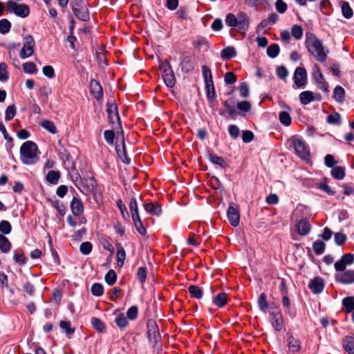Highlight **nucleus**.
I'll use <instances>...</instances> for the list:
<instances>
[{"instance_id": "obj_22", "label": "nucleus", "mask_w": 354, "mask_h": 354, "mask_svg": "<svg viewBox=\"0 0 354 354\" xmlns=\"http://www.w3.org/2000/svg\"><path fill=\"white\" fill-rule=\"evenodd\" d=\"M228 301V295L227 293L222 292L213 297V303L218 308L223 307Z\"/></svg>"}, {"instance_id": "obj_27", "label": "nucleus", "mask_w": 354, "mask_h": 354, "mask_svg": "<svg viewBox=\"0 0 354 354\" xmlns=\"http://www.w3.org/2000/svg\"><path fill=\"white\" fill-rule=\"evenodd\" d=\"M209 160L216 165H218L222 169L225 168L227 166L226 161L223 159V158L218 156L214 153L209 154Z\"/></svg>"}, {"instance_id": "obj_57", "label": "nucleus", "mask_w": 354, "mask_h": 354, "mask_svg": "<svg viewBox=\"0 0 354 354\" xmlns=\"http://www.w3.org/2000/svg\"><path fill=\"white\" fill-rule=\"evenodd\" d=\"M147 269L146 267H140L137 272V278L143 284L147 279Z\"/></svg>"}, {"instance_id": "obj_37", "label": "nucleus", "mask_w": 354, "mask_h": 354, "mask_svg": "<svg viewBox=\"0 0 354 354\" xmlns=\"http://www.w3.org/2000/svg\"><path fill=\"white\" fill-rule=\"evenodd\" d=\"M271 320V324L276 331H280L283 328V318L282 315H277V317H273Z\"/></svg>"}, {"instance_id": "obj_44", "label": "nucleus", "mask_w": 354, "mask_h": 354, "mask_svg": "<svg viewBox=\"0 0 354 354\" xmlns=\"http://www.w3.org/2000/svg\"><path fill=\"white\" fill-rule=\"evenodd\" d=\"M326 244L322 241H315L313 244V249L315 254H322L324 252Z\"/></svg>"}, {"instance_id": "obj_3", "label": "nucleus", "mask_w": 354, "mask_h": 354, "mask_svg": "<svg viewBox=\"0 0 354 354\" xmlns=\"http://www.w3.org/2000/svg\"><path fill=\"white\" fill-rule=\"evenodd\" d=\"M39 153L37 144L32 141H26L20 147V160L24 165L37 163L39 159Z\"/></svg>"}, {"instance_id": "obj_36", "label": "nucleus", "mask_w": 354, "mask_h": 354, "mask_svg": "<svg viewBox=\"0 0 354 354\" xmlns=\"http://www.w3.org/2000/svg\"><path fill=\"white\" fill-rule=\"evenodd\" d=\"M333 98L338 102H342L345 98V91L341 86H335L333 91Z\"/></svg>"}, {"instance_id": "obj_39", "label": "nucleus", "mask_w": 354, "mask_h": 354, "mask_svg": "<svg viewBox=\"0 0 354 354\" xmlns=\"http://www.w3.org/2000/svg\"><path fill=\"white\" fill-rule=\"evenodd\" d=\"M188 291L192 297L196 298V299H201L203 296L202 289L197 286H194V285L189 286L188 288Z\"/></svg>"}, {"instance_id": "obj_54", "label": "nucleus", "mask_w": 354, "mask_h": 354, "mask_svg": "<svg viewBox=\"0 0 354 354\" xmlns=\"http://www.w3.org/2000/svg\"><path fill=\"white\" fill-rule=\"evenodd\" d=\"M93 249V245L89 241L83 242L80 247V250L84 255L89 254Z\"/></svg>"}, {"instance_id": "obj_29", "label": "nucleus", "mask_w": 354, "mask_h": 354, "mask_svg": "<svg viewBox=\"0 0 354 354\" xmlns=\"http://www.w3.org/2000/svg\"><path fill=\"white\" fill-rule=\"evenodd\" d=\"M117 248V264L118 266L122 267L124 265L126 259V252L121 244L118 243Z\"/></svg>"}, {"instance_id": "obj_5", "label": "nucleus", "mask_w": 354, "mask_h": 354, "mask_svg": "<svg viewBox=\"0 0 354 354\" xmlns=\"http://www.w3.org/2000/svg\"><path fill=\"white\" fill-rule=\"evenodd\" d=\"M6 9L10 13H13L21 18H26L30 15V8L28 5L19 4L12 0L7 2Z\"/></svg>"}, {"instance_id": "obj_45", "label": "nucleus", "mask_w": 354, "mask_h": 354, "mask_svg": "<svg viewBox=\"0 0 354 354\" xmlns=\"http://www.w3.org/2000/svg\"><path fill=\"white\" fill-rule=\"evenodd\" d=\"M342 304L348 313L354 310V297H348L343 299Z\"/></svg>"}, {"instance_id": "obj_10", "label": "nucleus", "mask_w": 354, "mask_h": 354, "mask_svg": "<svg viewBox=\"0 0 354 354\" xmlns=\"http://www.w3.org/2000/svg\"><path fill=\"white\" fill-rule=\"evenodd\" d=\"M335 280L341 283L351 284L354 283V270H347L335 274Z\"/></svg>"}, {"instance_id": "obj_33", "label": "nucleus", "mask_w": 354, "mask_h": 354, "mask_svg": "<svg viewBox=\"0 0 354 354\" xmlns=\"http://www.w3.org/2000/svg\"><path fill=\"white\" fill-rule=\"evenodd\" d=\"M73 13L77 17V18L83 21H86L89 19V13L85 6L77 9Z\"/></svg>"}, {"instance_id": "obj_31", "label": "nucleus", "mask_w": 354, "mask_h": 354, "mask_svg": "<svg viewBox=\"0 0 354 354\" xmlns=\"http://www.w3.org/2000/svg\"><path fill=\"white\" fill-rule=\"evenodd\" d=\"M129 209L131 214L132 220H138V218H140L138 213L137 201L135 198H132L130 201Z\"/></svg>"}, {"instance_id": "obj_24", "label": "nucleus", "mask_w": 354, "mask_h": 354, "mask_svg": "<svg viewBox=\"0 0 354 354\" xmlns=\"http://www.w3.org/2000/svg\"><path fill=\"white\" fill-rule=\"evenodd\" d=\"M297 229L300 235L304 236L310 232V225L308 221L302 219L297 223Z\"/></svg>"}, {"instance_id": "obj_34", "label": "nucleus", "mask_w": 354, "mask_h": 354, "mask_svg": "<svg viewBox=\"0 0 354 354\" xmlns=\"http://www.w3.org/2000/svg\"><path fill=\"white\" fill-rule=\"evenodd\" d=\"M91 325L98 333H104L106 330V325L97 317H93L91 319Z\"/></svg>"}, {"instance_id": "obj_23", "label": "nucleus", "mask_w": 354, "mask_h": 354, "mask_svg": "<svg viewBox=\"0 0 354 354\" xmlns=\"http://www.w3.org/2000/svg\"><path fill=\"white\" fill-rule=\"evenodd\" d=\"M342 346L348 354H354V337L346 336L342 340Z\"/></svg>"}, {"instance_id": "obj_8", "label": "nucleus", "mask_w": 354, "mask_h": 354, "mask_svg": "<svg viewBox=\"0 0 354 354\" xmlns=\"http://www.w3.org/2000/svg\"><path fill=\"white\" fill-rule=\"evenodd\" d=\"M294 83L298 88H304L307 84V72L304 68L297 67L293 75Z\"/></svg>"}, {"instance_id": "obj_21", "label": "nucleus", "mask_w": 354, "mask_h": 354, "mask_svg": "<svg viewBox=\"0 0 354 354\" xmlns=\"http://www.w3.org/2000/svg\"><path fill=\"white\" fill-rule=\"evenodd\" d=\"M162 79L167 87L172 88L176 83V79L172 69H169L162 74Z\"/></svg>"}, {"instance_id": "obj_46", "label": "nucleus", "mask_w": 354, "mask_h": 354, "mask_svg": "<svg viewBox=\"0 0 354 354\" xmlns=\"http://www.w3.org/2000/svg\"><path fill=\"white\" fill-rule=\"evenodd\" d=\"M280 122L284 126H289L291 124L292 118L290 114L286 111H281L279 115Z\"/></svg>"}, {"instance_id": "obj_26", "label": "nucleus", "mask_w": 354, "mask_h": 354, "mask_svg": "<svg viewBox=\"0 0 354 354\" xmlns=\"http://www.w3.org/2000/svg\"><path fill=\"white\" fill-rule=\"evenodd\" d=\"M202 73L205 84H207L209 87L212 88V83H214V82L212 71L210 68L205 65L202 66Z\"/></svg>"}, {"instance_id": "obj_11", "label": "nucleus", "mask_w": 354, "mask_h": 354, "mask_svg": "<svg viewBox=\"0 0 354 354\" xmlns=\"http://www.w3.org/2000/svg\"><path fill=\"white\" fill-rule=\"evenodd\" d=\"M107 113L109 115V118L110 122L112 124L118 122L120 125V118L118 111V105L117 104L112 102L107 103Z\"/></svg>"}, {"instance_id": "obj_47", "label": "nucleus", "mask_w": 354, "mask_h": 354, "mask_svg": "<svg viewBox=\"0 0 354 354\" xmlns=\"http://www.w3.org/2000/svg\"><path fill=\"white\" fill-rule=\"evenodd\" d=\"M23 70L27 74H35L37 69L36 64L32 62H28L23 64Z\"/></svg>"}, {"instance_id": "obj_38", "label": "nucleus", "mask_w": 354, "mask_h": 354, "mask_svg": "<svg viewBox=\"0 0 354 354\" xmlns=\"http://www.w3.org/2000/svg\"><path fill=\"white\" fill-rule=\"evenodd\" d=\"M258 305L259 307V309L263 312L266 313L268 308V303L267 301V296L266 294L264 292H262L259 298H258Z\"/></svg>"}, {"instance_id": "obj_20", "label": "nucleus", "mask_w": 354, "mask_h": 354, "mask_svg": "<svg viewBox=\"0 0 354 354\" xmlns=\"http://www.w3.org/2000/svg\"><path fill=\"white\" fill-rule=\"evenodd\" d=\"M281 302L283 307L284 308L285 313L290 317H295L296 313L294 308L291 306L290 300L288 298V295H282Z\"/></svg>"}, {"instance_id": "obj_32", "label": "nucleus", "mask_w": 354, "mask_h": 354, "mask_svg": "<svg viewBox=\"0 0 354 354\" xmlns=\"http://www.w3.org/2000/svg\"><path fill=\"white\" fill-rule=\"evenodd\" d=\"M61 174L59 171L50 170L48 172L46 178V180L53 185H57L59 179L60 178Z\"/></svg>"}, {"instance_id": "obj_7", "label": "nucleus", "mask_w": 354, "mask_h": 354, "mask_svg": "<svg viewBox=\"0 0 354 354\" xmlns=\"http://www.w3.org/2000/svg\"><path fill=\"white\" fill-rule=\"evenodd\" d=\"M313 78L315 82L317 88L325 93H328V85L317 64H315L313 70Z\"/></svg>"}, {"instance_id": "obj_58", "label": "nucleus", "mask_w": 354, "mask_h": 354, "mask_svg": "<svg viewBox=\"0 0 354 354\" xmlns=\"http://www.w3.org/2000/svg\"><path fill=\"white\" fill-rule=\"evenodd\" d=\"M328 123L331 124H339L341 122L340 115L338 113H334L328 115L326 118Z\"/></svg>"}, {"instance_id": "obj_4", "label": "nucleus", "mask_w": 354, "mask_h": 354, "mask_svg": "<svg viewBox=\"0 0 354 354\" xmlns=\"http://www.w3.org/2000/svg\"><path fill=\"white\" fill-rule=\"evenodd\" d=\"M292 144L296 154L305 161L310 160V149L305 141L300 138H293Z\"/></svg>"}, {"instance_id": "obj_51", "label": "nucleus", "mask_w": 354, "mask_h": 354, "mask_svg": "<svg viewBox=\"0 0 354 354\" xmlns=\"http://www.w3.org/2000/svg\"><path fill=\"white\" fill-rule=\"evenodd\" d=\"M117 279V274L113 270H109L105 275V281L109 286H113Z\"/></svg>"}, {"instance_id": "obj_50", "label": "nucleus", "mask_w": 354, "mask_h": 354, "mask_svg": "<svg viewBox=\"0 0 354 354\" xmlns=\"http://www.w3.org/2000/svg\"><path fill=\"white\" fill-rule=\"evenodd\" d=\"M117 206L120 211L122 218L125 220H129V214L127 211L126 205L121 199H118L117 201Z\"/></svg>"}, {"instance_id": "obj_63", "label": "nucleus", "mask_w": 354, "mask_h": 354, "mask_svg": "<svg viewBox=\"0 0 354 354\" xmlns=\"http://www.w3.org/2000/svg\"><path fill=\"white\" fill-rule=\"evenodd\" d=\"M138 308L136 306L130 307L127 313V317L131 320H134L138 317Z\"/></svg>"}, {"instance_id": "obj_16", "label": "nucleus", "mask_w": 354, "mask_h": 354, "mask_svg": "<svg viewBox=\"0 0 354 354\" xmlns=\"http://www.w3.org/2000/svg\"><path fill=\"white\" fill-rule=\"evenodd\" d=\"M317 100H320L321 96L319 94L317 95ZM316 99L314 95V93L310 91H303L299 94V100L301 104L304 105L308 104L311 102L314 101Z\"/></svg>"}, {"instance_id": "obj_35", "label": "nucleus", "mask_w": 354, "mask_h": 354, "mask_svg": "<svg viewBox=\"0 0 354 354\" xmlns=\"http://www.w3.org/2000/svg\"><path fill=\"white\" fill-rule=\"evenodd\" d=\"M236 55V50L232 46H227L225 48L221 53V57L223 59H230Z\"/></svg>"}, {"instance_id": "obj_52", "label": "nucleus", "mask_w": 354, "mask_h": 354, "mask_svg": "<svg viewBox=\"0 0 354 354\" xmlns=\"http://www.w3.org/2000/svg\"><path fill=\"white\" fill-rule=\"evenodd\" d=\"M16 107L14 104L8 106L5 112V120L6 121L12 120L16 115Z\"/></svg>"}, {"instance_id": "obj_6", "label": "nucleus", "mask_w": 354, "mask_h": 354, "mask_svg": "<svg viewBox=\"0 0 354 354\" xmlns=\"http://www.w3.org/2000/svg\"><path fill=\"white\" fill-rule=\"evenodd\" d=\"M35 41L32 35H26L24 37L23 47L20 51L19 55L21 59H26L30 57L34 53V47Z\"/></svg>"}, {"instance_id": "obj_59", "label": "nucleus", "mask_w": 354, "mask_h": 354, "mask_svg": "<svg viewBox=\"0 0 354 354\" xmlns=\"http://www.w3.org/2000/svg\"><path fill=\"white\" fill-rule=\"evenodd\" d=\"M133 222L136 230L140 235L144 236L147 234V230L145 227L143 226L140 218H138V220H133Z\"/></svg>"}, {"instance_id": "obj_43", "label": "nucleus", "mask_w": 354, "mask_h": 354, "mask_svg": "<svg viewBox=\"0 0 354 354\" xmlns=\"http://www.w3.org/2000/svg\"><path fill=\"white\" fill-rule=\"evenodd\" d=\"M92 193L93 198L97 204L102 205L103 203V195L100 187H95L90 190Z\"/></svg>"}, {"instance_id": "obj_60", "label": "nucleus", "mask_w": 354, "mask_h": 354, "mask_svg": "<svg viewBox=\"0 0 354 354\" xmlns=\"http://www.w3.org/2000/svg\"><path fill=\"white\" fill-rule=\"evenodd\" d=\"M12 230V226L8 221H1L0 222V231L4 234H8Z\"/></svg>"}, {"instance_id": "obj_40", "label": "nucleus", "mask_w": 354, "mask_h": 354, "mask_svg": "<svg viewBox=\"0 0 354 354\" xmlns=\"http://www.w3.org/2000/svg\"><path fill=\"white\" fill-rule=\"evenodd\" d=\"M332 176L337 180H342L345 176V170L342 167H335L331 170Z\"/></svg>"}, {"instance_id": "obj_14", "label": "nucleus", "mask_w": 354, "mask_h": 354, "mask_svg": "<svg viewBox=\"0 0 354 354\" xmlns=\"http://www.w3.org/2000/svg\"><path fill=\"white\" fill-rule=\"evenodd\" d=\"M309 289L315 294L322 292L324 288V280L319 277H315L308 283Z\"/></svg>"}, {"instance_id": "obj_12", "label": "nucleus", "mask_w": 354, "mask_h": 354, "mask_svg": "<svg viewBox=\"0 0 354 354\" xmlns=\"http://www.w3.org/2000/svg\"><path fill=\"white\" fill-rule=\"evenodd\" d=\"M148 328V337L149 341L153 343L154 345L158 343V342L160 339V334L159 333V329L156 323H149L147 325Z\"/></svg>"}, {"instance_id": "obj_15", "label": "nucleus", "mask_w": 354, "mask_h": 354, "mask_svg": "<svg viewBox=\"0 0 354 354\" xmlns=\"http://www.w3.org/2000/svg\"><path fill=\"white\" fill-rule=\"evenodd\" d=\"M223 105L225 107V111H220L219 113L221 115L224 117L234 118L236 114V111L234 107V102L231 100H225L223 102Z\"/></svg>"}, {"instance_id": "obj_56", "label": "nucleus", "mask_w": 354, "mask_h": 354, "mask_svg": "<svg viewBox=\"0 0 354 354\" xmlns=\"http://www.w3.org/2000/svg\"><path fill=\"white\" fill-rule=\"evenodd\" d=\"M59 326L66 332L67 335H72L75 332V329L71 327V322L68 321H61Z\"/></svg>"}, {"instance_id": "obj_62", "label": "nucleus", "mask_w": 354, "mask_h": 354, "mask_svg": "<svg viewBox=\"0 0 354 354\" xmlns=\"http://www.w3.org/2000/svg\"><path fill=\"white\" fill-rule=\"evenodd\" d=\"M275 8L279 13L283 14L287 10L288 6L283 0H277Z\"/></svg>"}, {"instance_id": "obj_30", "label": "nucleus", "mask_w": 354, "mask_h": 354, "mask_svg": "<svg viewBox=\"0 0 354 354\" xmlns=\"http://www.w3.org/2000/svg\"><path fill=\"white\" fill-rule=\"evenodd\" d=\"M39 124L41 127L52 134L57 133V129L55 123L49 120H43Z\"/></svg>"}, {"instance_id": "obj_25", "label": "nucleus", "mask_w": 354, "mask_h": 354, "mask_svg": "<svg viewBox=\"0 0 354 354\" xmlns=\"http://www.w3.org/2000/svg\"><path fill=\"white\" fill-rule=\"evenodd\" d=\"M181 70L184 73H189L194 69L195 64L191 57H185L180 64Z\"/></svg>"}, {"instance_id": "obj_48", "label": "nucleus", "mask_w": 354, "mask_h": 354, "mask_svg": "<svg viewBox=\"0 0 354 354\" xmlns=\"http://www.w3.org/2000/svg\"><path fill=\"white\" fill-rule=\"evenodd\" d=\"M91 291L93 295L95 297H100L104 293V287L101 283H95L92 285Z\"/></svg>"}, {"instance_id": "obj_9", "label": "nucleus", "mask_w": 354, "mask_h": 354, "mask_svg": "<svg viewBox=\"0 0 354 354\" xmlns=\"http://www.w3.org/2000/svg\"><path fill=\"white\" fill-rule=\"evenodd\" d=\"M227 216L230 223L232 226L236 227L239 225L240 214L238 207L235 206L234 204H230L227 211Z\"/></svg>"}, {"instance_id": "obj_18", "label": "nucleus", "mask_w": 354, "mask_h": 354, "mask_svg": "<svg viewBox=\"0 0 354 354\" xmlns=\"http://www.w3.org/2000/svg\"><path fill=\"white\" fill-rule=\"evenodd\" d=\"M71 209L75 216H80L84 212V205L82 201L76 197H73L71 202Z\"/></svg>"}, {"instance_id": "obj_17", "label": "nucleus", "mask_w": 354, "mask_h": 354, "mask_svg": "<svg viewBox=\"0 0 354 354\" xmlns=\"http://www.w3.org/2000/svg\"><path fill=\"white\" fill-rule=\"evenodd\" d=\"M287 344L289 351L292 353H297L301 349V342L291 335L287 336Z\"/></svg>"}, {"instance_id": "obj_61", "label": "nucleus", "mask_w": 354, "mask_h": 354, "mask_svg": "<svg viewBox=\"0 0 354 354\" xmlns=\"http://www.w3.org/2000/svg\"><path fill=\"white\" fill-rule=\"evenodd\" d=\"M115 322L120 329L125 328L128 324L127 318L122 314L115 318Z\"/></svg>"}, {"instance_id": "obj_1", "label": "nucleus", "mask_w": 354, "mask_h": 354, "mask_svg": "<svg viewBox=\"0 0 354 354\" xmlns=\"http://www.w3.org/2000/svg\"><path fill=\"white\" fill-rule=\"evenodd\" d=\"M306 45L308 52L319 62L327 59L328 50H325L323 43L313 33H307Z\"/></svg>"}, {"instance_id": "obj_41", "label": "nucleus", "mask_w": 354, "mask_h": 354, "mask_svg": "<svg viewBox=\"0 0 354 354\" xmlns=\"http://www.w3.org/2000/svg\"><path fill=\"white\" fill-rule=\"evenodd\" d=\"M341 8L342 15L346 19H350L353 17V12L348 2L342 1Z\"/></svg>"}, {"instance_id": "obj_2", "label": "nucleus", "mask_w": 354, "mask_h": 354, "mask_svg": "<svg viewBox=\"0 0 354 354\" xmlns=\"http://www.w3.org/2000/svg\"><path fill=\"white\" fill-rule=\"evenodd\" d=\"M225 24L241 34L245 35L250 27V19L244 12H239L237 15L233 13L227 14L225 19Z\"/></svg>"}, {"instance_id": "obj_13", "label": "nucleus", "mask_w": 354, "mask_h": 354, "mask_svg": "<svg viewBox=\"0 0 354 354\" xmlns=\"http://www.w3.org/2000/svg\"><path fill=\"white\" fill-rule=\"evenodd\" d=\"M90 92L94 98L100 100L103 97V89L100 82L95 80L90 82Z\"/></svg>"}, {"instance_id": "obj_64", "label": "nucleus", "mask_w": 354, "mask_h": 354, "mask_svg": "<svg viewBox=\"0 0 354 354\" xmlns=\"http://www.w3.org/2000/svg\"><path fill=\"white\" fill-rule=\"evenodd\" d=\"M276 73L279 78L285 80L288 75V71L285 66H280L277 68Z\"/></svg>"}, {"instance_id": "obj_53", "label": "nucleus", "mask_w": 354, "mask_h": 354, "mask_svg": "<svg viewBox=\"0 0 354 354\" xmlns=\"http://www.w3.org/2000/svg\"><path fill=\"white\" fill-rule=\"evenodd\" d=\"M279 46L277 44H272L267 48V54L271 58H275L279 53Z\"/></svg>"}, {"instance_id": "obj_55", "label": "nucleus", "mask_w": 354, "mask_h": 354, "mask_svg": "<svg viewBox=\"0 0 354 354\" xmlns=\"http://www.w3.org/2000/svg\"><path fill=\"white\" fill-rule=\"evenodd\" d=\"M11 28V24L10 22L6 19H3L0 20V32L1 34H6L8 33Z\"/></svg>"}, {"instance_id": "obj_42", "label": "nucleus", "mask_w": 354, "mask_h": 354, "mask_svg": "<svg viewBox=\"0 0 354 354\" xmlns=\"http://www.w3.org/2000/svg\"><path fill=\"white\" fill-rule=\"evenodd\" d=\"M304 33L303 28L301 26L295 24L291 28V35L295 39H301Z\"/></svg>"}, {"instance_id": "obj_49", "label": "nucleus", "mask_w": 354, "mask_h": 354, "mask_svg": "<svg viewBox=\"0 0 354 354\" xmlns=\"http://www.w3.org/2000/svg\"><path fill=\"white\" fill-rule=\"evenodd\" d=\"M8 66L5 62L0 63V81L6 82L9 78V74L7 71Z\"/></svg>"}, {"instance_id": "obj_19", "label": "nucleus", "mask_w": 354, "mask_h": 354, "mask_svg": "<svg viewBox=\"0 0 354 354\" xmlns=\"http://www.w3.org/2000/svg\"><path fill=\"white\" fill-rule=\"evenodd\" d=\"M144 208L149 214L160 216L162 213L161 206L158 203H147L144 205Z\"/></svg>"}, {"instance_id": "obj_28", "label": "nucleus", "mask_w": 354, "mask_h": 354, "mask_svg": "<svg viewBox=\"0 0 354 354\" xmlns=\"http://www.w3.org/2000/svg\"><path fill=\"white\" fill-rule=\"evenodd\" d=\"M11 243L4 235L0 234V250L3 253H8L11 250Z\"/></svg>"}]
</instances>
